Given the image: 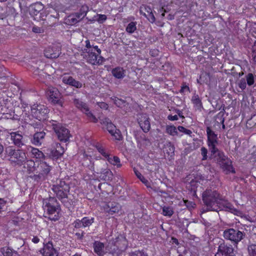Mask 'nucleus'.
Here are the masks:
<instances>
[{"instance_id":"nucleus-1","label":"nucleus","mask_w":256,"mask_h":256,"mask_svg":"<svg viewBox=\"0 0 256 256\" xmlns=\"http://www.w3.org/2000/svg\"><path fill=\"white\" fill-rule=\"evenodd\" d=\"M202 201L208 210L218 212L225 208L226 210H233L237 215L240 214V211L234 208L232 204L224 200L220 194L214 190L207 189L204 192Z\"/></svg>"},{"instance_id":"nucleus-2","label":"nucleus","mask_w":256,"mask_h":256,"mask_svg":"<svg viewBox=\"0 0 256 256\" xmlns=\"http://www.w3.org/2000/svg\"><path fill=\"white\" fill-rule=\"evenodd\" d=\"M4 154V157L15 165L21 166L26 161V152L22 150H16L12 146L5 148Z\"/></svg>"},{"instance_id":"nucleus-3","label":"nucleus","mask_w":256,"mask_h":256,"mask_svg":"<svg viewBox=\"0 0 256 256\" xmlns=\"http://www.w3.org/2000/svg\"><path fill=\"white\" fill-rule=\"evenodd\" d=\"M92 170L98 174V177L104 181H111L112 180L113 174L108 168V164L104 160L97 161L94 163Z\"/></svg>"},{"instance_id":"nucleus-4","label":"nucleus","mask_w":256,"mask_h":256,"mask_svg":"<svg viewBox=\"0 0 256 256\" xmlns=\"http://www.w3.org/2000/svg\"><path fill=\"white\" fill-rule=\"evenodd\" d=\"M43 208L44 212H46L48 215L54 214L53 217H49L50 220L56 221L58 220V216L56 214H58L60 208V204L54 197L50 196L44 199L43 200Z\"/></svg>"},{"instance_id":"nucleus-5","label":"nucleus","mask_w":256,"mask_h":256,"mask_svg":"<svg viewBox=\"0 0 256 256\" xmlns=\"http://www.w3.org/2000/svg\"><path fill=\"white\" fill-rule=\"evenodd\" d=\"M70 187L64 181L59 180L52 186V190L55 194L56 198L64 204L68 202V194Z\"/></svg>"},{"instance_id":"nucleus-6","label":"nucleus","mask_w":256,"mask_h":256,"mask_svg":"<svg viewBox=\"0 0 256 256\" xmlns=\"http://www.w3.org/2000/svg\"><path fill=\"white\" fill-rule=\"evenodd\" d=\"M52 167L45 162H39L36 166L35 174L32 178L36 182L45 180L51 170Z\"/></svg>"},{"instance_id":"nucleus-7","label":"nucleus","mask_w":256,"mask_h":256,"mask_svg":"<svg viewBox=\"0 0 256 256\" xmlns=\"http://www.w3.org/2000/svg\"><path fill=\"white\" fill-rule=\"evenodd\" d=\"M216 158L220 168L226 174H234L236 172L235 170L232 165V162L224 156L223 152H218V153L216 155Z\"/></svg>"},{"instance_id":"nucleus-8","label":"nucleus","mask_w":256,"mask_h":256,"mask_svg":"<svg viewBox=\"0 0 256 256\" xmlns=\"http://www.w3.org/2000/svg\"><path fill=\"white\" fill-rule=\"evenodd\" d=\"M52 126L60 141L66 142L68 140L71 135L68 128L63 126L60 124L56 123L55 121H53Z\"/></svg>"},{"instance_id":"nucleus-9","label":"nucleus","mask_w":256,"mask_h":256,"mask_svg":"<svg viewBox=\"0 0 256 256\" xmlns=\"http://www.w3.org/2000/svg\"><path fill=\"white\" fill-rule=\"evenodd\" d=\"M223 235L226 239L238 244L244 238L246 234L238 229L231 228L226 230Z\"/></svg>"},{"instance_id":"nucleus-10","label":"nucleus","mask_w":256,"mask_h":256,"mask_svg":"<svg viewBox=\"0 0 256 256\" xmlns=\"http://www.w3.org/2000/svg\"><path fill=\"white\" fill-rule=\"evenodd\" d=\"M32 116L39 121L44 120L49 112L48 109L44 105L34 104L31 108Z\"/></svg>"},{"instance_id":"nucleus-11","label":"nucleus","mask_w":256,"mask_h":256,"mask_svg":"<svg viewBox=\"0 0 256 256\" xmlns=\"http://www.w3.org/2000/svg\"><path fill=\"white\" fill-rule=\"evenodd\" d=\"M48 100L54 104H57L62 108L64 107V100L62 98L61 94L55 88H50L46 92Z\"/></svg>"},{"instance_id":"nucleus-12","label":"nucleus","mask_w":256,"mask_h":256,"mask_svg":"<svg viewBox=\"0 0 256 256\" xmlns=\"http://www.w3.org/2000/svg\"><path fill=\"white\" fill-rule=\"evenodd\" d=\"M206 132L208 136V144L211 152L213 154L218 153L219 151L216 148V145L218 143L217 134L209 126L206 128Z\"/></svg>"},{"instance_id":"nucleus-13","label":"nucleus","mask_w":256,"mask_h":256,"mask_svg":"<svg viewBox=\"0 0 256 256\" xmlns=\"http://www.w3.org/2000/svg\"><path fill=\"white\" fill-rule=\"evenodd\" d=\"M234 255V248L232 246L222 242L219 244L218 252L215 256H233Z\"/></svg>"},{"instance_id":"nucleus-14","label":"nucleus","mask_w":256,"mask_h":256,"mask_svg":"<svg viewBox=\"0 0 256 256\" xmlns=\"http://www.w3.org/2000/svg\"><path fill=\"white\" fill-rule=\"evenodd\" d=\"M48 154L53 159H58L64 153V148L58 142H54L51 148L47 150Z\"/></svg>"},{"instance_id":"nucleus-15","label":"nucleus","mask_w":256,"mask_h":256,"mask_svg":"<svg viewBox=\"0 0 256 256\" xmlns=\"http://www.w3.org/2000/svg\"><path fill=\"white\" fill-rule=\"evenodd\" d=\"M86 52L88 53V55L86 56V59L90 64L93 65H100L104 62V58L98 54H96L94 52H93L92 50H89L88 51H86Z\"/></svg>"},{"instance_id":"nucleus-16","label":"nucleus","mask_w":256,"mask_h":256,"mask_svg":"<svg viewBox=\"0 0 256 256\" xmlns=\"http://www.w3.org/2000/svg\"><path fill=\"white\" fill-rule=\"evenodd\" d=\"M102 206L104 212L111 215L118 214L121 210L120 204L114 202H109L104 203Z\"/></svg>"},{"instance_id":"nucleus-17","label":"nucleus","mask_w":256,"mask_h":256,"mask_svg":"<svg viewBox=\"0 0 256 256\" xmlns=\"http://www.w3.org/2000/svg\"><path fill=\"white\" fill-rule=\"evenodd\" d=\"M40 252L43 256H58L56 250L54 248L52 242H50L44 244L43 248Z\"/></svg>"},{"instance_id":"nucleus-18","label":"nucleus","mask_w":256,"mask_h":256,"mask_svg":"<svg viewBox=\"0 0 256 256\" xmlns=\"http://www.w3.org/2000/svg\"><path fill=\"white\" fill-rule=\"evenodd\" d=\"M138 122L144 132H148L150 128L149 118L146 114H140L138 116Z\"/></svg>"},{"instance_id":"nucleus-19","label":"nucleus","mask_w":256,"mask_h":256,"mask_svg":"<svg viewBox=\"0 0 256 256\" xmlns=\"http://www.w3.org/2000/svg\"><path fill=\"white\" fill-rule=\"evenodd\" d=\"M10 134L11 140L16 146L22 148L23 146L25 145L26 140L18 132H11Z\"/></svg>"},{"instance_id":"nucleus-20","label":"nucleus","mask_w":256,"mask_h":256,"mask_svg":"<svg viewBox=\"0 0 256 256\" xmlns=\"http://www.w3.org/2000/svg\"><path fill=\"white\" fill-rule=\"evenodd\" d=\"M60 53V48L58 46L50 47L44 50V56L48 58H57Z\"/></svg>"},{"instance_id":"nucleus-21","label":"nucleus","mask_w":256,"mask_h":256,"mask_svg":"<svg viewBox=\"0 0 256 256\" xmlns=\"http://www.w3.org/2000/svg\"><path fill=\"white\" fill-rule=\"evenodd\" d=\"M140 13L146 17L150 22L153 23L155 22V17L150 6H144L140 7Z\"/></svg>"},{"instance_id":"nucleus-22","label":"nucleus","mask_w":256,"mask_h":256,"mask_svg":"<svg viewBox=\"0 0 256 256\" xmlns=\"http://www.w3.org/2000/svg\"><path fill=\"white\" fill-rule=\"evenodd\" d=\"M45 135L46 133L43 131L36 132L33 136L32 142L37 146L41 145L44 142Z\"/></svg>"},{"instance_id":"nucleus-23","label":"nucleus","mask_w":256,"mask_h":256,"mask_svg":"<svg viewBox=\"0 0 256 256\" xmlns=\"http://www.w3.org/2000/svg\"><path fill=\"white\" fill-rule=\"evenodd\" d=\"M100 122L101 124L104 126V128H106L110 134L114 132V131L116 130V126L108 118H102L100 120Z\"/></svg>"},{"instance_id":"nucleus-24","label":"nucleus","mask_w":256,"mask_h":256,"mask_svg":"<svg viewBox=\"0 0 256 256\" xmlns=\"http://www.w3.org/2000/svg\"><path fill=\"white\" fill-rule=\"evenodd\" d=\"M94 252L98 256H104L105 254L104 245L102 242L96 241L93 244Z\"/></svg>"},{"instance_id":"nucleus-25","label":"nucleus","mask_w":256,"mask_h":256,"mask_svg":"<svg viewBox=\"0 0 256 256\" xmlns=\"http://www.w3.org/2000/svg\"><path fill=\"white\" fill-rule=\"evenodd\" d=\"M39 161L34 162L33 160L26 159V161L24 164V167L26 168L28 174L34 173L35 174L36 171V166Z\"/></svg>"},{"instance_id":"nucleus-26","label":"nucleus","mask_w":256,"mask_h":256,"mask_svg":"<svg viewBox=\"0 0 256 256\" xmlns=\"http://www.w3.org/2000/svg\"><path fill=\"white\" fill-rule=\"evenodd\" d=\"M112 73L116 78L118 79L122 78L126 76V70L121 67H116L114 68Z\"/></svg>"},{"instance_id":"nucleus-27","label":"nucleus","mask_w":256,"mask_h":256,"mask_svg":"<svg viewBox=\"0 0 256 256\" xmlns=\"http://www.w3.org/2000/svg\"><path fill=\"white\" fill-rule=\"evenodd\" d=\"M73 103L74 105L76 106V107L80 109L82 112L84 111L88 110V105L86 103L80 100L75 98L73 100Z\"/></svg>"},{"instance_id":"nucleus-28","label":"nucleus","mask_w":256,"mask_h":256,"mask_svg":"<svg viewBox=\"0 0 256 256\" xmlns=\"http://www.w3.org/2000/svg\"><path fill=\"white\" fill-rule=\"evenodd\" d=\"M2 252L4 256H20L17 252L8 247L3 248Z\"/></svg>"},{"instance_id":"nucleus-29","label":"nucleus","mask_w":256,"mask_h":256,"mask_svg":"<svg viewBox=\"0 0 256 256\" xmlns=\"http://www.w3.org/2000/svg\"><path fill=\"white\" fill-rule=\"evenodd\" d=\"M110 164L114 166H116L119 168L122 166L120 159L116 156H114L112 158L109 156L108 158L106 160Z\"/></svg>"},{"instance_id":"nucleus-30","label":"nucleus","mask_w":256,"mask_h":256,"mask_svg":"<svg viewBox=\"0 0 256 256\" xmlns=\"http://www.w3.org/2000/svg\"><path fill=\"white\" fill-rule=\"evenodd\" d=\"M134 170L138 178L148 188H150V183L148 182V181L146 178H144V176L136 169L134 168Z\"/></svg>"},{"instance_id":"nucleus-31","label":"nucleus","mask_w":256,"mask_h":256,"mask_svg":"<svg viewBox=\"0 0 256 256\" xmlns=\"http://www.w3.org/2000/svg\"><path fill=\"white\" fill-rule=\"evenodd\" d=\"M81 222H82V225L84 227H87L90 226L94 222V218H93L84 217L81 220Z\"/></svg>"},{"instance_id":"nucleus-32","label":"nucleus","mask_w":256,"mask_h":256,"mask_svg":"<svg viewBox=\"0 0 256 256\" xmlns=\"http://www.w3.org/2000/svg\"><path fill=\"white\" fill-rule=\"evenodd\" d=\"M166 132L169 134L173 136L177 135L178 134L176 128L174 126H167L166 127Z\"/></svg>"},{"instance_id":"nucleus-33","label":"nucleus","mask_w":256,"mask_h":256,"mask_svg":"<svg viewBox=\"0 0 256 256\" xmlns=\"http://www.w3.org/2000/svg\"><path fill=\"white\" fill-rule=\"evenodd\" d=\"M162 214L164 216H171L174 214V210L170 206H164L162 208Z\"/></svg>"},{"instance_id":"nucleus-34","label":"nucleus","mask_w":256,"mask_h":256,"mask_svg":"<svg viewBox=\"0 0 256 256\" xmlns=\"http://www.w3.org/2000/svg\"><path fill=\"white\" fill-rule=\"evenodd\" d=\"M247 249L250 256H256V244H250L248 246Z\"/></svg>"},{"instance_id":"nucleus-35","label":"nucleus","mask_w":256,"mask_h":256,"mask_svg":"<svg viewBox=\"0 0 256 256\" xmlns=\"http://www.w3.org/2000/svg\"><path fill=\"white\" fill-rule=\"evenodd\" d=\"M192 103L198 108H201L202 104L198 94H194L192 98Z\"/></svg>"},{"instance_id":"nucleus-36","label":"nucleus","mask_w":256,"mask_h":256,"mask_svg":"<svg viewBox=\"0 0 256 256\" xmlns=\"http://www.w3.org/2000/svg\"><path fill=\"white\" fill-rule=\"evenodd\" d=\"M136 30V22H130L126 28V31L130 34L133 33Z\"/></svg>"},{"instance_id":"nucleus-37","label":"nucleus","mask_w":256,"mask_h":256,"mask_svg":"<svg viewBox=\"0 0 256 256\" xmlns=\"http://www.w3.org/2000/svg\"><path fill=\"white\" fill-rule=\"evenodd\" d=\"M42 6L40 4H35L31 6V12L36 15L42 10Z\"/></svg>"},{"instance_id":"nucleus-38","label":"nucleus","mask_w":256,"mask_h":256,"mask_svg":"<svg viewBox=\"0 0 256 256\" xmlns=\"http://www.w3.org/2000/svg\"><path fill=\"white\" fill-rule=\"evenodd\" d=\"M83 112H84L86 116L88 118L89 120L94 122L96 123L98 122V120L96 118V116L90 111V109L88 108V111H84Z\"/></svg>"},{"instance_id":"nucleus-39","label":"nucleus","mask_w":256,"mask_h":256,"mask_svg":"<svg viewBox=\"0 0 256 256\" xmlns=\"http://www.w3.org/2000/svg\"><path fill=\"white\" fill-rule=\"evenodd\" d=\"M97 150L98 152L104 156L106 160L110 156L108 152L102 146H96Z\"/></svg>"},{"instance_id":"nucleus-40","label":"nucleus","mask_w":256,"mask_h":256,"mask_svg":"<svg viewBox=\"0 0 256 256\" xmlns=\"http://www.w3.org/2000/svg\"><path fill=\"white\" fill-rule=\"evenodd\" d=\"M246 83L248 86H252L254 84V76L252 73H249L246 76Z\"/></svg>"},{"instance_id":"nucleus-41","label":"nucleus","mask_w":256,"mask_h":256,"mask_svg":"<svg viewBox=\"0 0 256 256\" xmlns=\"http://www.w3.org/2000/svg\"><path fill=\"white\" fill-rule=\"evenodd\" d=\"M78 22H79L78 21V20L76 19V17H74V15L72 14H70V15L68 17V18H67V22H68V24H70V25H74V24H76V23H78Z\"/></svg>"},{"instance_id":"nucleus-42","label":"nucleus","mask_w":256,"mask_h":256,"mask_svg":"<svg viewBox=\"0 0 256 256\" xmlns=\"http://www.w3.org/2000/svg\"><path fill=\"white\" fill-rule=\"evenodd\" d=\"M89 8L88 6L86 5H84L82 6L80 8L79 12L81 15H82V17H84L86 15V14Z\"/></svg>"},{"instance_id":"nucleus-43","label":"nucleus","mask_w":256,"mask_h":256,"mask_svg":"<svg viewBox=\"0 0 256 256\" xmlns=\"http://www.w3.org/2000/svg\"><path fill=\"white\" fill-rule=\"evenodd\" d=\"M74 80V78L72 76H64L62 78V82H64V84L71 86Z\"/></svg>"},{"instance_id":"nucleus-44","label":"nucleus","mask_w":256,"mask_h":256,"mask_svg":"<svg viewBox=\"0 0 256 256\" xmlns=\"http://www.w3.org/2000/svg\"><path fill=\"white\" fill-rule=\"evenodd\" d=\"M32 154H34L36 158H42L44 155L43 153L37 148H32Z\"/></svg>"},{"instance_id":"nucleus-45","label":"nucleus","mask_w":256,"mask_h":256,"mask_svg":"<svg viewBox=\"0 0 256 256\" xmlns=\"http://www.w3.org/2000/svg\"><path fill=\"white\" fill-rule=\"evenodd\" d=\"M178 129L180 132L189 136H190L192 134V132L190 130L186 129L182 126H178Z\"/></svg>"},{"instance_id":"nucleus-46","label":"nucleus","mask_w":256,"mask_h":256,"mask_svg":"<svg viewBox=\"0 0 256 256\" xmlns=\"http://www.w3.org/2000/svg\"><path fill=\"white\" fill-rule=\"evenodd\" d=\"M110 134L112 136H114L116 140H120L122 138V136L120 134V131L118 129H116V130H114V132L111 133Z\"/></svg>"},{"instance_id":"nucleus-47","label":"nucleus","mask_w":256,"mask_h":256,"mask_svg":"<svg viewBox=\"0 0 256 256\" xmlns=\"http://www.w3.org/2000/svg\"><path fill=\"white\" fill-rule=\"evenodd\" d=\"M238 86L242 89V90H244L246 88V80L244 78H242L240 80L238 83Z\"/></svg>"},{"instance_id":"nucleus-48","label":"nucleus","mask_w":256,"mask_h":256,"mask_svg":"<svg viewBox=\"0 0 256 256\" xmlns=\"http://www.w3.org/2000/svg\"><path fill=\"white\" fill-rule=\"evenodd\" d=\"M129 256H148V255L142 251L138 250L130 253Z\"/></svg>"},{"instance_id":"nucleus-49","label":"nucleus","mask_w":256,"mask_h":256,"mask_svg":"<svg viewBox=\"0 0 256 256\" xmlns=\"http://www.w3.org/2000/svg\"><path fill=\"white\" fill-rule=\"evenodd\" d=\"M71 86H74L78 88H80L82 86V84L80 82L76 80L75 79H74L72 81Z\"/></svg>"},{"instance_id":"nucleus-50","label":"nucleus","mask_w":256,"mask_h":256,"mask_svg":"<svg viewBox=\"0 0 256 256\" xmlns=\"http://www.w3.org/2000/svg\"><path fill=\"white\" fill-rule=\"evenodd\" d=\"M208 150L204 147H202L201 148V154L202 156V160H206L208 158L207 156Z\"/></svg>"},{"instance_id":"nucleus-51","label":"nucleus","mask_w":256,"mask_h":256,"mask_svg":"<svg viewBox=\"0 0 256 256\" xmlns=\"http://www.w3.org/2000/svg\"><path fill=\"white\" fill-rule=\"evenodd\" d=\"M114 104L117 106L121 107L124 104V101L118 98H116L114 99Z\"/></svg>"},{"instance_id":"nucleus-52","label":"nucleus","mask_w":256,"mask_h":256,"mask_svg":"<svg viewBox=\"0 0 256 256\" xmlns=\"http://www.w3.org/2000/svg\"><path fill=\"white\" fill-rule=\"evenodd\" d=\"M184 202L186 207L190 210H191L192 208H194L196 206V204L192 202L186 200L184 201Z\"/></svg>"},{"instance_id":"nucleus-53","label":"nucleus","mask_w":256,"mask_h":256,"mask_svg":"<svg viewBox=\"0 0 256 256\" xmlns=\"http://www.w3.org/2000/svg\"><path fill=\"white\" fill-rule=\"evenodd\" d=\"M74 226L76 228H80L84 227L83 225H82V222L81 220H76L74 223Z\"/></svg>"},{"instance_id":"nucleus-54","label":"nucleus","mask_w":256,"mask_h":256,"mask_svg":"<svg viewBox=\"0 0 256 256\" xmlns=\"http://www.w3.org/2000/svg\"><path fill=\"white\" fill-rule=\"evenodd\" d=\"M97 104L101 108L104 110H107L108 108V104L104 102H99Z\"/></svg>"},{"instance_id":"nucleus-55","label":"nucleus","mask_w":256,"mask_h":256,"mask_svg":"<svg viewBox=\"0 0 256 256\" xmlns=\"http://www.w3.org/2000/svg\"><path fill=\"white\" fill-rule=\"evenodd\" d=\"M159 51L158 50H152L150 52V54L152 56L156 57L158 55Z\"/></svg>"},{"instance_id":"nucleus-56","label":"nucleus","mask_w":256,"mask_h":256,"mask_svg":"<svg viewBox=\"0 0 256 256\" xmlns=\"http://www.w3.org/2000/svg\"><path fill=\"white\" fill-rule=\"evenodd\" d=\"M32 31L35 33H42L43 30L40 27L34 26L32 27Z\"/></svg>"},{"instance_id":"nucleus-57","label":"nucleus","mask_w":256,"mask_h":256,"mask_svg":"<svg viewBox=\"0 0 256 256\" xmlns=\"http://www.w3.org/2000/svg\"><path fill=\"white\" fill-rule=\"evenodd\" d=\"M74 17L76 18L78 22L82 20L84 17H82V15H81L80 12H78L72 14Z\"/></svg>"},{"instance_id":"nucleus-58","label":"nucleus","mask_w":256,"mask_h":256,"mask_svg":"<svg viewBox=\"0 0 256 256\" xmlns=\"http://www.w3.org/2000/svg\"><path fill=\"white\" fill-rule=\"evenodd\" d=\"M106 16L104 14H99L98 18V22H102L106 20Z\"/></svg>"},{"instance_id":"nucleus-59","label":"nucleus","mask_w":256,"mask_h":256,"mask_svg":"<svg viewBox=\"0 0 256 256\" xmlns=\"http://www.w3.org/2000/svg\"><path fill=\"white\" fill-rule=\"evenodd\" d=\"M184 91L190 92V88L188 86H186V84L183 85L180 90V92H184Z\"/></svg>"},{"instance_id":"nucleus-60","label":"nucleus","mask_w":256,"mask_h":256,"mask_svg":"<svg viewBox=\"0 0 256 256\" xmlns=\"http://www.w3.org/2000/svg\"><path fill=\"white\" fill-rule=\"evenodd\" d=\"M168 120H178V116L177 115H174V116L169 115L168 116Z\"/></svg>"},{"instance_id":"nucleus-61","label":"nucleus","mask_w":256,"mask_h":256,"mask_svg":"<svg viewBox=\"0 0 256 256\" xmlns=\"http://www.w3.org/2000/svg\"><path fill=\"white\" fill-rule=\"evenodd\" d=\"M252 56L254 60L256 59V46L255 44L252 47Z\"/></svg>"},{"instance_id":"nucleus-62","label":"nucleus","mask_w":256,"mask_h":256,"mask_svg":"<svg viewBox=\"0 0 256 256\" xmlns=\"http://www.w3.org/2000/svg\"><path fill=\"white\" fill-rule=\"evenodd\" d=\"M32 241L34 244H38L40 242V238L37 236H34L32 239Z\"/></svg>"},{"instance_id":"nucleus-63","label":"nucleus","mask_w":256,"mask_h":256,"mask_svg":"<svg viewBox=\"0 0 256 256\" xmlns=\"http://www.w3.org/2000/svg\"><path fill=\"white\" fill-rule=\"evenodd\" d=\"M176 112L178 114V116L180 118H184V116L182 115V112L181 110H176Z\"/></svg>"},{"instance_id":"nucleus-64","label":"nucleus","mask_w":256,"mask_h":256,"mask_svg":"<svg viewBox=\"0 0 256 256\" xmlns=\"http://www.w3.org/2000/svg\"><path fill=\"white\" fill-rule=\"evenodd\" d=\"M86 47L88 48H92V46L90 44V42L89 40H86Z\"/></svg>"}]
</instances>
